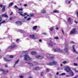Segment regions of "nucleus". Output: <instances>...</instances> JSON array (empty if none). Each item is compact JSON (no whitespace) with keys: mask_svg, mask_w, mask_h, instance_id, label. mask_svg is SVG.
<instances>
[{"mask_svg":"<svg viewBox=\"0 0 78 78\" xmlns=\"http://www.w3.org/2000/svg\"><path fill=\"white\" fill-rule=\"evenodd\" d=\"M65 70L68 72V73H71V76H73L74 75V74L73 72L72 71V70L70 69V67L69 66H67L65 68Z\"/></svg>","mask_w":78,"mask_h":78,"instance_id":"f257e3e1","label":"nucleus"},{"mask_svg":"<svg viewBox=\"0 0 78 78\" xmlns=\"http://www.w3.org/2000/svg\"><path fill=\"white\" fill-rule=\"evenodd\" d=\"M24 59L25 61H31V58L27 54L24 55Z\"/></svg>","mask_w":78,"mask_h":78,"instance_id":"f03ea898","label":"nucleus"},{"mask_svg":"<svg viewBox=\"0 0 78 78\" xmlns=\"http://www.w3.org/2000/svg\"><path fill=\"white\" fill-rule=\"evenodd\" d=\"M3 17H4L5 18H8V16L6 14H3L0 16V23L2 22V18Z\"/></svg>","mask_w":78,"mask_h":78,"instance_id":"7ed1b4c3","label":"nucleus"},{"mask_svg":"<svg viewBox=\"0 0 78 78\" xmlns=\"http://www.w3.org/2000/svg\"><path fill=\"white\" fill-rule=\"evenodd\" d=\"M19 14H20V15L21 16H22L23 17H25V15H26L27 16H30V15H28L27 14V13H24V14H23L22 13H23V12H18Z\"/></svg>","mask_w":78,"mask_h":78,"instance_id":"20e7f679","label":"nucleus"},{"mask_svg":"<svg viewBox=\"0 0 78 78\" xmlns=\"http://www.w3.org/2000/svg\"><path fill=\"white\" fill-rule=\"evenodd\" d=\"M76 33V29L74 28L70 32V34H74Z\"/></svg>","mask_w":78,"mask_h":78,"instance_id":"39448f33","label":"nucleus"},{"mask_svg":"<svg viewBox=\"0 0 78 78\" xmlns=\"http://www.w3.org/2000/svg\"><path fill=\"white\" fill-rule=\"evenodd\" d=\"M49 44L50 47H53V45H56V44L51 41H50Z\"/></svg>","mask_w":78,"mask_h":78,"instance_id":"423d86ee","label":"nucleus"},{"mask_svg":"<svg viewBox=\"0 0 78 78\" xmlns=\"http://www.w3.org/2000/svg\"><path fill=\"white\" fill-rule=\"evenodd\" d=\"M16 47H17V45L16 44H14L9 47L10 49H14V48H16Z\"/></svg>","mask_w":78,"mask_h":78,"instance_id":"0eeeda50","label":"nucleus"},{"mask_svg":"<svg viewBox=\"0 0 78 78\" xmlns=\"http://www.w3.org/2000/svg\"><path fill=\"white\" fill-rule=\"evenodd\" d=\"M36 58H37L38 59H43V58H44V56H40V55H37L36 56Z\"/></svg>","mask_w":78,"mask_h":78,"instance_id":"6e6552de","label":"nucleus"},{"mask_svg":"<svg viewBox=\"0 0 78 78\" xmlns=\"http://www.w3.org/2000/svg\"><path fill=\"white\" fill-rule=\"evenodd\" d=\"M54 50V51H55V52L57 51H62V50L60 49V48H55Z\"/></svg>","mask_w":78,"mask_h":78,"instance_id":"1a4fd4ad","label":"nucleus"},{"mask_svg":"<svg viewBox=\"0 0 78 78\" xmlns=\"http://www.w3.org/2000/svg\"><path fill=\"white\" fill-rule=\"evenodd\" d=\"M67 46H68V45L67 44H66L65 45V48L64 49V50L66 52H67V51H68V48H67V47H67Z\"/></svg>","mask_w":78,"mask_h":78,"instance_id":"9d476101","label":"nucleus"},{"mask_svg":"<svg viewBox=\"0 0 78 78\" xmlns=\"http://www.w3.org/2000/svg\"><path fill=\"white\" fill-rule=\"evenodd\" d=\"M4 59L5 61H6V62H10L12 61L11 59H7L6 58H4Z\"/></svg>","mask_w":78,"mask_h":78,"instance_id":"9b49d317","label":"nucleus"},{"mask_svg":"<svg viewBox=\"0 0 78 78\" xmlns=\"http://www.w3.org/2000/svg\"><path fill=\"white\" fill-rule=\"evenodd\" d=\"M41 68L39 67H35L33 69V70H39Z\"/></svg>","mask_w":78,"mask_h":78,"instance_id":"f8f14e48","label":"nucleus"},{"mask_svg":"<svg viewBox=\"0 0 78 78\" xmlns=\"http://www.w3.org/2000/svg\"><path fill=\"white\" fill-rule=\"evenodd\" d=\"M46 64L47 65H48V66H53V63L52 62H50L49 63L48 62L46 63Z\"/></svg>","mask_w":78,"mask_h":78,"instance_id":"ddd939ff","label":"nucleus"},{"mask_svg":"<svg viewBox=\"0 0 78 78\" xmlns=\"http://www.w3.org/2000/svg\"><path fill=\"white\" fill-rule=\"evenodd\" d=\"M52 12L53 13H59V10H54Z\"/></svg>","mask_w":78,"mask_h":78,"instance_id":"4468645a","label":"nucleus"},{"mask_svg":"<svg viewBox=\"0 0 78 78\" xmlns=\"http://www.w3.org/2000/svg\"><path fill=\"white\" fill-rule=\"evenodd\" d=\"M16 24H19V23H20V25L22 24V22L20 21H16Z\"/></svg>","mask_w":78,"mask_h":78,"instance_id":"2eb2a0df","label":"nucleus"},{"mask_svg":"<svg viewBox=\"0 0 78 78\" xmlns=\"http://www.w3.org/2000/svg\"><path fill=\"white\" fill-rule=\"evenodd\" d=\"M31 54L33 55H35L36 54V52L34 51H32L30 53Z\"/></svg>","mask_w":78,"mask_h":78,"instance_id":"dca6fc26","label":"nucleus"},{"mask_svg":"<svg viewBox=\"0 0 78 78\" xmlns=\"http://www.w3.org/2000/svg\"><path fill=\"white\" fill-rule=\"evenodd\" d=\"M41 12L43 14H45V13H46L47 12H46V11L45 10L42 9L41 11Z\"/></svg>","mask_w":78,"mask_h":78,"instance_id":"f3484780","label":"nucleus"},{"mask_svg":"<svg viewBox=\"0 0 78 78\" xmlns=\"http://www.w3.org/2000/svg\"><path fill=\"white\" fill-rule=\"evenodd\" d=\"M72 48L73 52H75V53L76 52V50L75 49V46L74 45H73Z\"/></svg>","mask_w":78,"mask_h":78,"instance_id":"a211bd4d","label":"nucleus"},{"mask_svg":"<svg viewBox=\"0 0 78 78\" xmlns=\"http://www.w3.org/2000/svg\"><path fill=\"white\" fill-rule=\"evenodd\" d=\"M2 12H5V7L4 6L2 9Z\"/></svg>","mask_w":78,"mask_h":78,"instance_id":"6ab92c4d","label":"nucleus"},{"mask_svg":"<svg viewBox=\"0 0 78 78\" xmlns=\"http://www.w3.org/2000/svg\"><path fill=\"white\" fill-rule=\"evenodd\" d=\"M52 62V65H56L57 64V62L55 61H53Z\"/></svg>","mask_w":78,"mask_h":78,"instance_id":"aec40b11","label":"nucleus"},{"mask_svg":"<svg viewBox=\"0 0 78 78\" xmlns=\"http://www.w3.org/2000/svg\"><path fill=\"white\" fill-rule=\"evenodd\" d=\"M72 21V19L70 18H68V22H69L70 23L71 22V21Z\"/></svg>","mask_w":78,"mask_h":78,"instance_id":"412c9836","label":"nucleus"},{"mask_svg":"<svg viewBox=\"0 0 78 78\" xmlns=\"http://www.w3.org/2000/svg\"><path fill=\"white\" fill-rule=\"evenodd\" d=\"M30 37H31V39H34V35H30Z\"/></svg>","mask_w":78,"mask_h":78,"instance_id":"4be33fe9","label":"nucleus"},{"mask_svg":"<svg viewBox=\"0 0 78 78\" xmlns=\"http://www.w3.org/2000/svg\"><path fill=\"white\" fill-rule=\"evenodd\" d=\"M16 16H14V17H10L9 18V20H12V19H15V18H16Z\"/></svg>","mask_w":78,"mask_h":78,"instance_id":"5701e85b","label":"nucleus"},{"mask_svg":"<svg viewBox=\"0 0 78 78\" xmlns=\"http://www.w3.org/2000/svg\"><path fill=\"white\" fill-rule=\"evenodd\" d=\"M37 28V26H34L33 27V30H36V28Z\"/></svg>","mask_w":78,"mask_h":78,"instance_id":"b1692460","label":"nucleus"},{"mask_svg":"<svg viewBox=\"0 0 78 78\" xmlns=\"http://www.w3.org/2000/svg\"><path fill=\"white\" fill-rule=\"evenodd\" d=\"M27 64H30V66H33V65L32 63L27 62Z\"/></svg>","mask_w":78,"mask_h":78,"instance_id":"393cba45","label":"nucleus"},{"mask_svg":"<svg viewBox=\"0 0 78 78\" xmlns=\"http://www.w3.org/2000/svg\"><path fill=\"white\" fill-rule=\"evenodd\" d=\"M13 5V3H11L9 4V7H10V6H11L12 5Z\"/></svg>","mask_w":78,"mask_h":78,"instance_id":"a878e982","label":"nucleus"},{"mask_svg":"<svg viewBox=\"0 0 78 78\" xmlns=\"http://www.w3.org/2000/svg\"><path fill=\"white\" fill-rule=\"evenodd\" d=\"M54 30V29L53 28V27H51L50 28V30L51 31H53Z\"/></svg>","mask_w":78,"mask_h":78,"instance_id":"bb28decb","label":"nucleus"},{"mask_svg":"<svg viewBox=\"0 0 78 78\" xmlns=\"http://www.w3.org/2000/svg\"><path fill=\"white\" fill-rule=\"evenodd\" d=\"M44 74V73L43 72H42L41 73L40 75L41 76H43V74Z\"/></svg>","mask_w":78,"mask_h":78,"instance_id":"cd10ccee","label":"nucleus"},{"mask_svg":"<svg viewBox=\"0 0 78 78\" xmlns=\"http://www.w3.org/2000/svg\"><path fill=\"white\" fill-rule=\"evenodd\" d=\"M3 72L4 74H6V73H7V72H6V71H5L4 70L3 71Z\"/></svg>","mask_w":78,"mask_h":78,"instance_id":"c85d7f7f","label":"nucleus"},{"mask_svg":"<svg viewBox=\"0 0 78 78\" xmlns=\"http://www.w3.org/2000/svg\"><path fill=\"white\" fill-rule=\"evenodd\" d=\"M19 77L20 78H23V76L22 75H20L19 76Z\"/></svg>","mask_w":78,"mask_h":78,"instance_id":"c756f323","label":"nucleus"},{"mask_svg":"<svg viewBox=\"0 0 78 78\" xmlns=\"http://www.w3.org/2000/svg\"><path fill=\"white\" fill-rule=\"evenodd\" d=\"M48 58H50V59H53V58H54V57L52 56L51 57H48Z\"/></svg>","mask_w":78,"mask_h":78,"instance_id":"7c9ffc66","label":"nucleus"},{"mask_svg":"<svg viewBox=\"0 0 78 78\" xmlns=\"http://www.w3.org/2000/svg\"><path fill=\"white\" fill-rule=\"evenodd\" d=\"M59 39V37H54V39Z\"/></svg>","mask_w":78,"mask_h":78,"instance_id":"2f4dec72","label":"nucleus"},{"mask_svg":"<svg viewBox=\"0 0 78 78\" xmlns=\"http://www.w3.org/2000/svg\"><path fill=\"white\" fill-rule=\"evenodd\" d=\"M6 22V21H3L1 23L2 24V23H5Z\"/></svg>","mask_w":78,"mask_h":78,"instance_id":"473e14b6","label":"nucleus"},{"mask_svg":"<svg viewBox=\"0 0 78 78\" xmlns=\"http://www.w3.org/2000/svg\"><path fill=\"white\" fill-rule=\"evenodd\" d=\"M73 64H74V66H78V64L76 63H73Z\"/></svg>","mask_w":78,"mask_h":78,"instance_id":"72a5a7b5","label":"nucleus"},{"mask_svg":"<svg viewBox=\"0 0 78 78\" xmlns=\"http://www.w3.org/2000/svg\"><path fill=\"white\" fill-rule=\"evenodd\" d=\"M19 62V59H18V60L15 62L16 64H17V63H18Z\"/></svg>","mask_w":78,"mask_h":78,"instance_id":"f704fd0d","label":"nucleus"},{"mask_svg":"<svg viewBox=\"0 0 78 78\" xmlns=\"http://www.w3.org/2000/svg\"><path fill=\"white\" fill-rule=\"evenodd\" d=\"M63 64H66L67 63V61H63L62 62Z\"/></svg>","mask_w":78,"mask_h":78,"instance_id":"c9c22d12","label":"nucleus"},{"mask_svg":"<svg viewBox=\"0 0 78 78\" xmlns=\"http://www.w3.org/2000/svg\"><path fill=\"white\" fill-rule=\"evenodd\" d=\"M19 11H23V9L22 8H20L18 9Z\"/></svg>","mask_w":78,"mask_h":78,"instance_id":"e433bc0d","label":"nucleus"},{"mask_svg":"<svg viewBox=\"0 0 78 78\" xmlns=\"http://www.w3.org/2000/svg\"><path fill=\"white\" fill-rule=\"evenodd\" d=\"M9 58H14V56L12 55H10L9 56Z\"/></svg>","mask_w":78,"mask_h":78,"instance_id":"4c0bfd02","label":"nucleus"},{"mask_svg":"<svg viewBox=\"0 0 78 78\" xmlns=\"http://www.w3.org/2000/svg\"><path fill=\"white\" fill-rule=\"evenodd\" d=\"M46 70L47 71V72H49V69L47 68L46 69Z\"/></svg>","mask_w":78,"mask_h":78,"instance_id":"58836bf2","label":"nucleus"},{"mask_svg":"<svg viewBox=\"0 0 78 78\" xmlns=\"http://www.w3.org/2000/svg\"><path fill=\"white\" fill-rule=\"evenodd\" d=\"M70 43L71 44H74V43H75V42H73L72 41H70Z\"/></svg>","mask_w":78,"mask_h":78,"instance_id":"ea45409f","label":"nucleus"},{"mask_svg":"<svg viewBox=\"0 0 78 78\" xmlns=\"http://www.w3.org/2000/svg\"><path fill=\"white\" fill-rule=\"evenodd\" d=\"M5 67H8V65L7 64H6L5 65Z\"/></svg>","mask_w":78,"mask_h":78,"instance_id":"a19ab883","label":"nucleus"},{"mask_svg":"<svg viewBox=\"0 0 78 78\" xmlns=\"http://www.w3.org/2000/svg\"><path fill=\"white\" fill-rule=\"evenodd\" d=\"M14 7L15 8H16V9H19V8H18L17 7V6L16 5H15L14 6Z\"/></svg>","mask_w":78,"mask_h":78,"instance_id":"79ce46f5","label":"nucleus"},{"mask_svg":"<svg viewBox=\"0 0 78 78\" xmlns=\"http://www.w3.org/2000/svg\"><path fill=\"white\" fill-rule=\"evenodd\" d=\"M30 19H31V18H28V19H27V20L28 21L30 20Z\"/></svg>","mask_w":78,"mask_h":78,"instance_id":"37998d69","label":"nucleus"},{"mask_svg":"<svg viewBox=\"0 0 78 78\" xmlns=\"http://www.w3.org/2000/svg\"><path fill=\"white\" fill-rule=\"evenodd\" d=\"M34 14H30V16H32V17H33V16H34Z\"/></svg>","mask_w":78,"mask_h":78,"instance_id":"c03bdc74","label":"nucleus"},{"mask_svg":"<svg viewBox=\"0 0 78 78\" xmlns=\"http://www.w3.org/2000/svg\"><path fill=\"white\" fill-rule=\"evenodd\" d=\"M62 76H63V75H66V73H62Z\"/></svg>","mask_w":78,"mask_h":78,"instance_id":"a18cd8bd","label":"nucleus"},{"mask_svg":"<svg viewBox=\"0 0 78 78\" xmlns=\"http://www.w3.org/2000/svg\"><path fill=\"white\" fill-rule=\"evenodd\" d=\"M3 69H0V71H1V72H3Z\"/></svg>","mask_w":78,"mask_h":78,"instance_id":"49530a36","label":"nucleus"},{"mask_svg":"<svg viewBox=\"0 0 78 78\" xmlns=\"http://www.w3.org/2000/svg\"><path fill=\"white\" fill-rule=\"evenodd\" d=\"M0 7L1 8H2V7H3V5L2 4H0Z\"/></svg>","mask_w":78,"mask_h":78,"instance_id":"de8ad7c7","label":"nucleus"},{"mask_svg":"<svg viewBox=\"0 0 78 78\" xmlns=\"http://www.w3.org/2000/svg\"><path fill=\"white\" fill-rule=\"evenodd\" d=\"M62 33L64 34V31L63 30H62Z\"/></svg>","mask_w":78,"mask_h":78,"instance_id":"09e8293b","label":"nucleus"},{"mask_svg":"<svg viewBox=\"0 0 78 78\" xmlns=\"http://www.w3.org/2000/svg\"><path fill=\"white\" fill-rule=\"evenodd\" d=\"M16 42H19V39H17L16 41Z\"/></svg>","mask_w":78,"mask_h":78,"instance_id":"8fccbe9b","label":"nucleus"},{"mask_svg":"<svg viewBox=\"0 0 78 78\" xmlns=\"http://www.w3.org/2000/svg\"><path fill=\"white\" fill-rule=\"evenodd\" d=\"M76 15H77V17H78V12H76Z\"/></svg>","mask_w":78,"mask_h":78,"instance_id":"3c124183","label":"nucleus"},{"mask_svg":"<svg viewBox=\"0 0 78 78\" xmlns=\"http://www.w3.org/2000/svg\"><path fill=\"white\" fill-rule=\"evenodd\" d=\"M56 74L57 75H59V72H57V73H56Z\"/></svg>","mask_w":78,"mask_h":78,"instance_id":"603ef678","label":"nucleus"},{"mask_svg":"<svg viewBox=\"0 0 78 78\" xmlns=\"http://www.w3.org/2000/svg\"><path fill=\"white\" fill-rule=\"evenodd\" d=\"M71 2V1H69L68 2V4H70V2Z\"/></svg>","mask_w":78,"mask_h":78,"instance_id":"864d4df0","label":"nucleus"},{"mask_svg":"<svg viewBox=\"0 0 78 78\" xmlns=\"http://www.w3.org/2000/svg\"><path fill=\"white\" fill-rule=\"evenodd\" d=\"M13 13V12H11V13L10 14V16H11V15H12Z\"/></svg>","mask_w":78,"mask_h":78,"instance_id":"5fc2aeb1","label":"nucleus"},{"mask_svg":"<svg viewBox=\"0 0 78 78\" xmlns=\"http://www.w3.org/2000/svg\"><path fill=\"white\" fill-rule=\"evenodd\" d=\"M74 22H75V23H77V24L78 23H77V21H74Z\"/></svg>","mask_w":78,"mask_h":78,"instance_id":"6e6d98bb","label":"nucleus"},{"mask_svg":"<svg viewBox=\"0 0 78 78\" xmlns=\"http://www.w3.org/2000/svg\"><path fill=\"white\" fill-rule=\"evenodd\" d=\"M39 41H40V42H41V41H42V40L41 39H39Z\"/></svg>","mask_w":78,"mask_h":78,"instance_id":"4d7b16f0","label":"nucleus"},{"mask_svg":"<svg viewBox=\"0 0 78 78\" xmlns=\"http://www.w3.org/2000/svg\"><path fill=\"white\" fill-rule=\"evenodd\" d=\"M27 6V4H24V6Z\"/></svg>","mask_w":78,"mask_h":78,"instance_id":"13d9d810","label":"nucleus"},{"mask_svg":"<svg viewBox=\"0 0 78 78\" xmlns=\"http://www.w3.org/2000/svg\"><path fill=\"white\" fill-rule=\"evenodd\" d=\"M16 63H15L14 64V67H15V66H16Z\"/></svg>","mask_w":78,"mask_h":78,"instance_id":"bf43d9fd","label":"nucleus"},{"mask_svg":"<svg viewBox=\"0 0 78 78\" xmlns=\"http://www.w3.org/2000/svg\"><path fill=\"white\" fill-rule=\"evenodd\" d=\"M27 16H24V19H27Z\"/></svg>","mask_w":78,"mask_h":78,"instance_id":"052dcab7","label":"nucleus"},{"mask_svg":"<svg viewBox=\"0 0 78 78\" xmlns=\"http://www.w3.org/2000/svg\"><path fill=\"white\" fill-rule=\"evenodd\" d=\"M59 76H62V74H60L59 75Z\"/></svg>","mask_w":78,"mask_h":78,"instance_id":"680f3d73","label":"nucleus"},{"mask_svg":"<svg viewBox=\"0 0 78 78\" xmlns=\"http://www.w3.org/2000/svg\"><path fill=\"white\" fill-rule=\"evenodd\" d=\"M75 72L78 73V71L77 70H75Z\"/></svg>","mask_w":78,"mask_h":78,"instance_id":"e2e57ef3","label":"nucleus"},{"mask_svg":"<svg viewBox=\"0 0 78 78\" xmlns=\"http://www.w3.org/2000/svg\"><path fill=\"white\" fill-rule=\"evenodd\" d=\"M58 29H59V28H58V27H56V30H58Z\"/></svg>","mask_w":78,"mask_h":78,"instance_id":"0e129e2a","label":"nucleus"},{"mask_svg":"<svg viewBox=\"0 0 78 78\" xmlns=\"http://www.w3.org/2000/svg\"><path fill=\"white\" fill-rule=\"evenodd\" d=\"M43 34H44V35H46V34H47L46 33H44Z\"/></svg>","mask_w":78,"mask_h":78,"instance_id":"69168bd1","label":"nucleus"},{"mask_svg":"<svg viewBox=\"0 0 78 78\" xmlns=\"http://www.w3.org/2000/svg\"><path fill=\"white\" fill-rule=\"evenodd\" d=\"M75 53H76L77 54H78V52L77 51H76L75 52Z\"/></svg>","mask_w":78,"mask_h":78,"instance_id":"338daca9","label":"nucleus"},{"mask_svg":"<svg viewBox=\"0 0 78 78\" xmlns=\"http://www.w3.org/2000/svg\"><path fill=\"white\" fill-rule=\"evenodd\" d=\"M29 78H32L31 76H30Z\"/></svg>","mask_w":78,"mask_h":78,"instance_id":"774afa93","label":"nucleus"}]
</instances>
